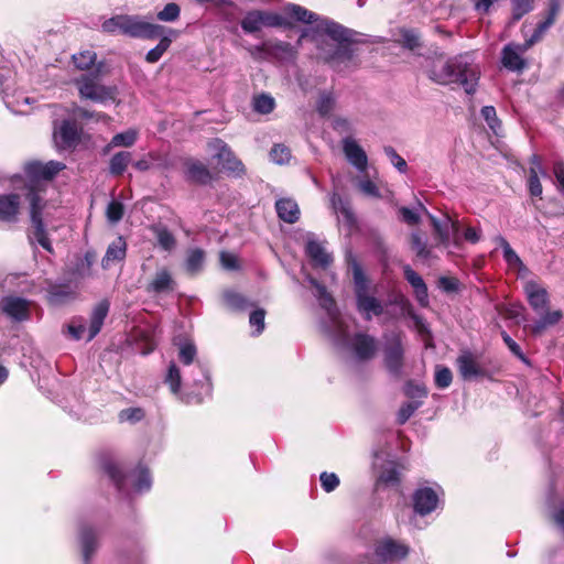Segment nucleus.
I'll use <instances>...</instances> for the list:
<instances>
[{
	"instance_id": "obj_16",
	"label": "nucleus",
	"mask_w": 564,
	"mask_h": 564,
	"mask_svg": "<svg viewBox=\"0 0 564 564\" xmlns=\"http://www.w3.org/2000/svg\"><path fill=\"white\" fill-rule=\"evenodd\" d=\"M443 492L440 486L419 487L412 497L413 509L420 516H427L434 512L441 506V497Z\"/></svg>"
},
{
	"instance_id": "obj_3",
	"label": "nucleus",
	"mask_w": 564,
	"mask_h": 564,
	"mask_svg": "<svg viewBox=\"0 0 564 564\" xmlns=\"http://www.w3.org/2000/svg\"><path fill=\"white\" fill-rule=\"evenodd\" d=\"M64 169L65 164L58 161H48L46 163L31 161L24 165V173L26 175L25 196L30 204L31 221L28 239L32 245L34 241L37 242L50 253H53L54 249L43 220V210L46 205L45 193L48 182Z\"/></svg>"
},
{
	"instance_id": "obj_25",
	"label": "nucleus",
	"mask_w": 564,
	"mask_h": 564,
	"mask_svg": "<svg viewBox=\"0 0 564 564\" xmlns=\"http://www.w3.org/2000/svg\"><path fill=\"white\" fill-rule=\"evenodd\" d=\"M457 367L460 376L465 380H470L484 376L485 371L480 367L477 358L470 351H463L457 358Z\"/></svg>"
},
{
	"instance_id": "obj_23",
	"label": "nucleus",
	"mask_w": 564,
	"mask_h": 564,
	"mask_svg": "<svg viewBox=\"0 0 564 564\" xmlns=\"http://www.w3.org/2000/svg\"><path fill=\"white\" fill-rule=\"evenodd\" d=\"M531 47L527 46V41L523 44H507L501 52L502 65L509 70H523L527 66L523 54Z\"/></svg>"
},
{
	"instance_id": "obj_50",
	"label": "nucleus",
	"mask_w": 564,
	"mask_h": 564,
	"mask_svg": "<svg viewBox=\"0 0 564 564\" xmlns=\"http://www.w3.org/2000/svg\"><path fill=\"white\" fill-rule=\"evenodd\" d=\"M404 394L410 399L409 401H421L423 404L429 391L423 383L409 381L404 387Z\"/></svg>"
},
{
	"instance_id": "obj_26",
	"label": "nucleus",
	"mask_w": 564,
	"mask_h": 564,
	"mask_svg": "<svg viewBox=\"0 0 564 564\" xmlns=\"http://www.w3.org/2000/svg\"><path fill=\"white\" fill-rule=\"evenodd\" d=\"M20 204V196L15 193L0 195V221L15 223Z\"/></svg>"
},
{
	"instance_id": "obj_59",
	"label": "nucleus",
	"mask_w": 564,
	"mask_h": 564,
	"mask_svg": "<svg viewBox=\"0 0 564 564\" xmlns=\"http://www.w3.org/2000/svg\"><path fill=\"white\" fill-rule=\"evenodd\" d=\"M435 384L440 389H446L451 386L453 380V375L449 368L437 365L435 367V376H434Z\"/></svg>"
},
{
	"instance_id": "obj_46",
	"label": "nucleus",
	"mask_w": 564,
	"mask_h": 564,
	"mask_svg": "<svg viewBox=\"0 0 564 564\" xmlns=\"http://www.w3.org/2000/svg\"><path fill=\"white\" fill-rule=\"evenodd\" d=\"M497 240L502 248L503 258H505L506 262L508 263V265L518 271H521L522 269H524V265H523L521 259L516 253V251L510 247L509 242L502 237H498Z\"/></svg>"
},
{
	"instance_id": "obj_8",
	"label": "nucleus",
	"mask_w": 564,
	"mask_h": 564,
	"mask_svg": "<svg viewBox=\"0 0 564 564\" xmlns=\"http://www.w3.org/2000/svg\"><path fill=\"white\" fill-rule=\"evenodd\" d=\"M524 293L529 305L539 315L531 326L532 334L541 335L545 329L561 322L563 312L558 308H550V295L545 288L534 281H528L524 284Z\"/></svg>"
},
{
	"instance_id": "obj_24",
	"label": "nucleus",
	"mask_w": 564,
	"mask_h": 564,
	"mask_svg": "<svg viewBox=\"0 0 564 564\" xmlns=\"http://www.w3.org/2000/svg\"><path fill=\"white\" fill-rule=\"evenodd\" d=\"M185 177L188 182L198 185H207L212 182L213 175L206 164L198 160L189 159L184 163Z\"/></svg>"
},
{
	"instance_id": "obj_12",
	"label": "nucleus",
	"mask_w": 564,
	"mask_h": 564,
	"mask_svg": "<svg viewBox=\"0 0 564 564\" xmlns=\"http://www.w3.org/2000/svg\"><path fill=\"white\" fill-rule=\"evenodd\" d=\"M393 315L400 318H409L411 325L419 334L421 339L425 343L426 347H432L431 330L422 316L413 311L410 301L401 294H392L390 292V316Z\"/></svg>"
},
{
	"instance_id": "obj_1",
	"label": "nucleus",
	"mask_w": 564,
	"mask_h": 564,
	"mask_svg": "<svg viewBox=\"0 0 564 564\" xmlns=\"http://www.w3.org/2000/svg\"><path fill=\"white\" fill-rule=\"evenodd\" d=\"M285 13L297 22L312 24L301 37H307L313 43L319 62L337 73H347L358 66L359 32L299 4H288Z\"/></svg>"
},
{
	"instance_id": "obj_18",
	"label": "nucleus",
	"mask_w": 564,
	"mask_h": 564,
	"mask_svg": "<svg viewBox=\"0 0 564 564\" xmlns=\"http://www.w3.org/2000/svg\"><path fill=\"white\" fill-rule=\"evenodd\" d=\"M0 312L13 323H23L31 317V302L18 295L0 299Z\"/></svg>"
},
{
	"instance_id": "obj_62",
	"label": "nucleus",
	"mask_w": 564,
	"mask_h": 564,
	"mask_svg": "<svg viewBox=\"0 0 564 564\" xmlns=\"http://www.w3.org/2000/svg\"><path fill=\"white\" fill-rule=\"evenodd\" d=\"M319 481L323 490L327 494L333 492L340 484L339 477L335 473L327 471L321 473Z\"/></svg>"
},
{
	"instance_id": "obj_10",
	"label": "nucleus",
	"mask_w": 564,
	"mask_h": 564,
	"mask_svg": "<svg viewBox=\"0 0 564 564\" xmlns=\"http://www.w3.org/2000/svg\"><path fill=\"white\" fill-rule=\"evenodd\" d=\"M350 267L358 312L366 319H371L372 316H379L382 313V306L377 297L370 294L369 281L361 265L356 260H352Z\"/></svg>"
},
{
	"instance_id": "obj_7",
	"label": "nucleus",
	"mask_w": 564,
	"mask_h": 564,
	"mask_svg": "<svg viewBox=\"0 0 564 564\" xmlns=\"http://www.w3.org/2000/svg\"><path fill=\"white\" fill-rule=\"evenodd\" d=\"M101 30L109 34H122L132 39L155 40L163 34L165 28L150 23L140 15L117 14L105 20Z\"/></svg>"
},
{
	"instance_id": "obj_14",
	"label": "nucleus",
	"mask_w": 564,
	"mask_h": 564,
	"mask_svg": "<svg viewBox=\"0 0 564 564\" xmlns=\"http://www.w3.org/2000/svg\"><path fill=\"white\" fill-rule=\"evenodd\" d=\"M208 148L214 152V159L218 161L225 172L236 177H240L246 173L243 163L235 155L225 141L214 139L208 143Z\"/></svg>"
},
{
	"instance_id": "obj_52",
	"label": "nucleus",
	"mask_w": 564,
	"mask_h": 564,
	"mask_svg": "<svg viewBox=\"0 0 564 564\" xmlns=\"http://www.w3.org/2000/svg\"><path fill=\"white\" fill-rule=\"evenodd\" d=\"M275 100L269 94H260L253 98V109L261 115H269L274 110Z\"/></svg>"
},
{
	"instance_id": "obj_29",
	"label": "nucleus",
	"mask_w": 564,
	"mask_h": 564,
	"mask_svg": "<svg viewBox=\"0 0 564 564\" xmlns=\"http://www.w3.org/2000/svg\"><path fill=\"white\" fill-rule=\"evenodd\" d=\"M305 252L313 263L321 268H327L333 261L332 256L326 252L324 246L313 237L307 238Z\"/></svg>"
},
{
	"instance_id": "obj_42",
	"label": "nucleus",
	"mask_w": 564,
	"mask_h": 564,
	"mask_svg": "<svg viewBox=\"0 0 564 564\" xmlns=\"http://www.w3.org/2000/svg\"><path fill=\"white\" fill-rule=\"evenodd\" d=\"M178 360L185 367H193L196 360V346L192 340H182L178 344Z\"/></svg>"
},
{
	"instance_id": "obj_31",
	"label": "nucleus",
	"mask_w": 564,
	"mask_h": 564,
	"mask_svg": "<svg viewBox=\"0 0 564 564\" xmlns=\"http://www.w3.org/2000/svg\"><path fill=\"white\" fill-rule=\"evenodd\" d=\"M127 254V242L122 236L117 237L107 248L101 260L104 269L110 268L115 262L123 261Z\"/></svg>"
},
{
	"instance_id": "obj_13",
	"label": "nucleus",
	"mask_w": 564,
	"mask_h": 564,
	"mask_svg": "<svg viewBox=\"0 0 564 564\" xmlns=\"http://www.w3.org/2000/svg\"><path fill=\"white\" fill-rule=\"evenodd\" d=\"M75 85L83 99H89L101 105H107L116 100L117 88L115 86L102 85L97 75L84 74L75 80Z\"/></svg>"
},
{
	"instance_id": "obj_21",
	"label": "nucleus",
	"mask_w": 564,
	"mask_h": 564,
	"mask_svg": "<svg viewBox=\"0 0 564 564\" xmlns=\"http://www.w3.org/2000/svg\"><path fill=\"white\" fill-rule=\"evenodd\" d=\"M82 129L75 121L63 120L54 129V140L58 148L75 149L80 141Z\"/></svg>"
},
{
	"instance_id": "obj_38",
	"label": "nucleus",
	"mask_w": 564,
	"mask_h": 564,
	"mask_svg": "<svg viewBox=\"0 0 564 564\" xmlns=\"http://www.w3.org/2000/svg\"><path fill=\"white\" fill-rule=\"evenodd\" d=\"M205 251L200 248H189L186 252L185 270L191 275L199 273L205 264Z\"/></svg>"
},
{
	"instance_id": "obj_64",
	"label": "nucleus",
	"mask_w": 564,
	"mask_h": 564,
	"mask_svg": "<svg viewBox=\"0 0 564 564\" xmlns=\"http://www.w3.org/2000/svg\"><path fill=\"white\" fill-rule=\"evenodd\" d=\"M124 207L123 204L118 200H111L107 205L106 215L110 223L117 224L123 217Z\"/></svg>"
},
{
	"instance_id": "obj_27",
	"label": "nucleus",
	"mask_w": 564,
	"mask_h": 564,
	"mask_svg": "<svg viewBox=\"0 0 564 564\" xmlns=\"http://www.w3.org/2000/svg\"><path fill=\"white\" fill-rule=\"evenodd\" d=\"M560 12V4L557 0L551 2L547 17L544 21L540 22L534 29L533 33L528 37L527 46H533L535 43L542 40L545 32L553 25L555 19Z\"/></svg>"
},
{
	"instance_id": "obj_48",
	"label": "nucleus",
	"mask_w": 564,
	"mask_h": 564,
	"mask_svg": "<svg viewBox=\"0 0 564 564\" xmlns=\"http://www.w3.org/2000/svg\"><path fill=\"white\" fill-rule=\"evenodd\" d=\"M144 417L145 411L140 406L126 408L118 413V421L120 423H129L131 425L141 422Z\"/></svg>"
},
{
	"instance_id": "obj_56",
	"label": "nucleus",
	"mask_w": 564,
	"mask_h": 564,
	"mask_svg": "<svg viewBox=\"0 0 564 564\" xmlns=\"http://www.w3.org/2000/svg\"><path fill=\"white\" fill-rule=\"evenodd\" d=\"M421 406V401H408L403 403L397 412V422L404 424Z\"/></svg>"
},
{
	"instance_id": "obj_2",
	"label": "nucleus",
	"mask_w": 564,
	"mask_h": 564,
	"mask_svg": "<svg viewBox=\"0 0 564 564\" xmlns=\"http://www.w3.org/2000/svg\"><path fill=\"white\" fill-rule=\"evenodd\" d=\"M306 280L314 288L313 294L327 314L321 327L336 351L344 358L356 361L372 359L378 351V340L365 333H356L351 336L348 325L339 317L336 302L326 286L312 275H307Z\"/></svg>"
},
{
	"instance_id": "obj_61",
	"label": "nucleus",
	"mask_w": 564,
	"mask_h": 564,
	"mask_svg": "<svg viewBox=\"0 0 564 564\" xmlns=\"http://www.w3.org/2000/svg\"><path fill=\"white\" fill-rule=\"evenodd\" d=\"M534 0H511L512 4V19L520 20L524 14L533 9Z\"/></svg>"
},
{
	"instance_id": "obj_47",
	"label": "nucleus",
	"mask_w": 564,
	"mask_h": 564,
	"mask_svg": "<svg viewBox=\"0 0 564 564\" xmlns=\"http://www.w3.org/2000/svg\"><path fill=\"white\" fill-rule=\"evenodd\" d=\"M223 299L226 305L234 311H245L249 306L247 299L234 290L224 291Z\"/></svg>"
},
{
	"instance_id": "obj_57",
	"label": "nucleus",
	"mask_w": 564,
	"mask_h": 564,
	"mask_svg": "<svg viewBox=\"0 0 564 564\" xmlns=\"http://www.w3.org/2000/svg\"><path fill=\"white\" fill-rule=\"evenodd\" d=\"M269 155L272 162L282 165L290 161L291 150L286 145L278 143L272 147Z\"/></svg>"
},
{
	"instance_id": "obj_4",
	"label": "nucleus",
	"mask_w": 564,
	"mask_h": 564,
	"mask_svg": "<svg viewBox=\"0 0 564 564\" xmlns=\"http://www.w3.org/2000/svg\"><path fill=\"white\" fill-rule=\"evenodd\" d=\"M431 80L440 85L457 84L471 95L476 91L479 68L467 55H459L447 61H435L427 72Z\"/></svg>"
},
{
	"instance_id": "obj_33",
	"label": "nucleus",
	"mask_w": 564,
	"mask_h": 564,
	"mask_svg": "<svg viewBox=\"0 0 564 564\" xmlns=\"http://www.w3.org/2000/svg\"><path fill=\"white\" fill-rule=\"evenodd\" d=\"M404 345H403V336L401 334H397L390 336V373L399 372L404 365Z\"/></svg>"
},
{
	"instance_id": "obj_32",
	"label": "nucleus",
	"mask_w": 564,
	"mask_h": 564,
	"mask_svg": "<svg viewBox=\"0 0 564 564\" xmlns=\"http://www.w3.org/2000/svg\"><path fill=\"white\" fill-rule=\"evenodd\" d=\"M399 220L408 226H416L421 221L422 215L429 217L430 212L423 203L416 200L413 207L400 206L397 209Z\"/></svg>"
},
{
	"instance_id": "obj_11",
	"label": "nucleus",
	"mask_w": 564,
	"mask_h": 564,
	"mask_svg": "<svg viewBox=\"0 0 564 564\" xmlns=\"http://www.w3.org/2000/svg\"><path fill=\"white\" fill-rule=\"evenodd\" d=\"M108 312L109 302L106 300L100 301L91 312L88 327L86 326V321L83 317H75L67 326L68 334L75 340H93L99 334Z\"/></svg>"
},
{
	"instance_id": "obj_58",
	"label": "nucleus",
	"mask_w": 564,
	"mask_h": 564,
	"mask_svg": "<svg viewBox=\"0 0 564 564\" xmlns=\"http://www.w3.org/2000/svg\"><path fill=\"white\" fill-rule=\"evenodd\" d=\"M481 116L484 120L487 122L489 129L498 135L501 130V122L497 118L496 109L491 106H486L481 109Z\"/></svg>"
},
{
	"instance_id": "obj_19",
	"label": "nucleus",
	"mask_w": 564,
	"mask_h": 564,
	"mask_svg": "<svg viewBox=\"0 0 564 564\" xmlns=\"http://www.w3.org/2000/svg\"><path fill=\"white\" fill-rule=\"evenodd\" d=\"M12 70L8 67L1 66L0 67V95L2 97V100L6 105V107L13 113L17 115H23L25 113V110L23 106H26L30 104V98L24 96H12L10 97L8 90L12 86Z\"/></svg>"
},
{
	"instance_id": "obj_17",
	"label": "nucleus",
	"mask_w": 564,
	"mask_h": 564,
	"mask_svg": "<svg viewBox=\"0 0 564 564\" xmlns=\"http://www.w3.org/2000/svg\"><path fill=\"white\" fill-rule=\"evenodd\" d=\"M429 219L434 230L436 246L448 247L452 240L455 245L459 243L458 221L453 220L448 216H444L443 218H436L432 214L429 215Z\"/></svg>"
},
{
	"instance_id": "obj_54",
	"label": "nucleus",
	"mask_w": 564,
	"mask_h": 564,
	"mask_svg": "<svg viewBox=\"0 0 564 564\" xmlns=\"http://www.w3.org/2000/svg\"><path fill=\"white\" fill-rule=\"evenodd\" d=\"M137 141V132L134 130H127L117 133L112 137L110 143L107 145L106 151L111 147H132Z\"/></svg>"
},
{
	"instance_id": "obj_28",
	"label": "nucleus",
	"mask_w": 564,
	"mask_h": 564,
	"mask_svg": "<svg viewBox=\"0 0 564 564\" xmlns=\"http://www.w3.org/2000/svg\"><path fill=\"white\" fill-rule=\"evenodd\" d=\"M175 286V281L172 276V273L166 268L159 269L152 281L147 285L145 290L149 293H164L169 291H173Z\"/></svg>"
},
{
	"instance_id": "obj_43",
	"label": "nucleus",
	"mask_w": 564,
	"mask_h": 564,
	"mask_svg": "<svg viewBox=\"0 0 564 564\" xmlns=\"http://www.w3.org/2000/svg\"><path fill=\"white\" fill-rule=\"evenodd\" d=\"M151 231L154 234L159 246L163 250L171 251L174 249L176 245L175 237L165 226L153 225L151 226Z\"/></svg>"
},
{
	"instance_id": "obj_45",
	"label": "nucleus",
	"mask_w": 564,
	"mask_h": 564,
	"mask_svg": "<svg viewBox=\"0 0 564 564\" xmlns=\"http://www.w3.org/2000/svg\"><path fill=\"white\" fill-rule=\"evenodd\" d=\"M120 561L122 564H144L145 555L143 546L137 543L129 549H123L120 552Z\"/></svg>"
},
{
	"instance_id": "obj_15",
	"label": "nucleus",
	"mask_w": 564,
	"mask_h": 564,
	"mask_svg": "<svg viewBox=\"0 0 564 564\" xmlns=\"http://www.w3.org/2000/svg\"><path fill=\"white\" fill-rule=\"evenodd\" d=\"M285 24V19L278 13L264 10H251L240 22L241 29L249 34L256 33L262 26L279 28Z\"/></svg>"
},
{
	"instance_id": "obj_40",
	"label": "nucleus",
	"mask_w": 564,
	"mask_h": 564,
	"mask_svg": "<svg viewBox=\"0 0 564 564\" xmlns=\"http://www.w3.org/2000/svg\"><path fill=\"white\" fill-rule=\"evenodd\" d=\"M351 182L362 195L371 198H378L380 196L379 188L370 180L368 171L351 177Z\"/></svg>"
},
{
	"instance_id": "obj_30",
	"label": "nucleus",
	"mask_w": 564,
	"mask_h": 564,
	"mask_svg": "<svg viewBox=\"0 0 564 564\" xmlns=\"http://www.w3.org/2000/svg\"><path fill=\"white\" fill-rule=\"evenodd\" d=\"M409 241L411 250L420 260L430 262L436 259L432 246L427 245L426 239L420 231H412L410 234Z\"/></svg>"
},
{
	"instance_id": "obj_35",
	"label": "nucleus",
	"mask_w": 564,
	"mask_h": 564,
	"mask_svg": "<svg viewBox=\"0 0 564 564\" xmlns=\"http://www.w3.org/2000/svg\"><path fill=\"white\" fill-rule=\"evenodd\" d=\"M178 35L177 31L173 30V29H165V31L163 32V34L160 37V42L158 43V45L153 48H151L147 55H145V61L148 63H156L161 59V57L163 56V54L167 51V48L170 47L173 39H175L176 36Z\"/></svg>"
},
{
	"instance_id": "obj_55",
	"label": "nucleus",
	"mask_w": 564,
	"mask_h": 564,
	"mask_svg": "<svg viewBox=\"0 0 564 564\" xmlns=\"http://www.w3.org/2000/svg\"><path fill=\"white\" fill-rule=\"evenodd\" d=\"M410 550V545L404 541L390 539V562L404 560Z\"/></svg>"
},
{
	"instance_id": "obj_34",
	"label": "nucleus",
	"mask_w": 564,
	"mask_h": 564,
	"mask_svg": "<svg viewBox=\"0 0 564 564\" xmlns=\"http://www.w3.org/2000/svg\"><path fill=\"white\" fill-rule=\"evenodd\" d=\"M278 217L286 224H294L300 218V208L291 198H280L275 202Z\"/></svg>"
},
{
	"instance_id": "obj_37",
	"label": "nucleus",
	"mask_w": 564,
	"mask_h": 564,
	"mask_svg": "<svg viewBox=\"0 0 564 564\" xmlns=\"http://www.w3.org/2000/svg\"><path fill=\"white\" fill-rule=\"evenodd\" d=\"M330 207L336 214H340L348 226H352L356 221L354 213L350 208V203L347 198H344L337 192H333L330 195Z\"/></svg>"
},
{
	"instance_id": "obj_39",
	"label": "nucleus",
	"mask_w": 564,
	"mask_h": 564,
	"mask_svg": "<svg viewBox=\"0 0 564 564\" xmlns=\"http://www.w3.org/2000/svg\"><path fill=\"white\" fill-rule=\"evenodd\" d=\"M268 52L285 62H293L296 58L297 51L295 47L289 43L283 41H275L268 44Z\"/></svg>"
},
{
	"instance_id": "obj_5",
	"label": "nucleus",
	"mask_w": 564,
	"mask_h": 564,
	"mask_svg": "<svg viewBox=\"0 0 564 564\" xmlns=\"http://www.w3.org/2000/svg\"><path fill=\"white\" fill-rule=\"evenodd\" d=\"M388 433L384 422H377L372 432L371 476L372 499L379 507L388 498Z\"/></svg>"
},
{
	"instance_id": "obj_53",
	"label": "nucleus",
	"mask_w": 564,
	"mask_h": 564,
	"mask_svg": "<svg viewBox=\"0 0 564 564\" xmlns=\"http://www.w3.org/2000/svg\"><path fill=\"white\" fill-rule=\"evenodd\" d=\"M369 564H388V538L379 540L375 551L368 556Z\"/></svg>"
},
{
	"instance_id": "obj_44",
	"label": "nucleus",
	"mask_w": 564,
	"mask_h": 564,
	"mask_svg": "<svg viewBox=\"0 0 564 564\" xmlns=\"http://www.w3.org/2000/svg\"><path fill=\"white\" fill-rule=\"evenodd\" d=\"M183 376L184 373H181L178 366L174 361H171L167 368L164 382L169 386L171 392L175 395H182L181 386Z\"/></svg>"
},
{
	"instance_id": "obj_49",
	"label": "nucleus",
	"mask_w": 564,
	"mask_h": 564,
	"mask_svg": "<svg viewBox=\"0 0 564 564\" xmlns=\"http://www.w3.org/2000/svg\"><path fill=\"white\" fill-rule=\"evenodd\" d=\"M336 98L332 91H322L316 102V110L321 117H328L334 110Z\"/></svg>"
},
{
	"instance_id": "obj_6",
	"label": "nucleus",
	"mask_w": 564,
	"mask_h": 564,
	"mask_svg": "<svg viewBox=\"0 0 564 564\" xmlns=\"http://www.w3.org/2000/svg\"><path fill=\"white\" fill-rule=\"evenodd\" d=\"M102 469L117 490L126 497L145 494L152 487V476L149 468L143 464L127 469L113 460H105Z\"/></svg>"
},
{
	"instance_id": "obj_20",
	"label": "nucleus",
	"mask_w": 564,
	"mask_h": 564,
	"mask_svg": "<svg viewBox=\"0 0 564 564\" xmlns=\"http://www.w3.org/2000/svg\"><path fill=\"white\" fill-rule=\"evenodd\" d=\"M341 149L347 162L359 174L368 171V155L355 138L344 137L341 139Z\"/></svg>"
},
{
	"instance_id": "obj_22",
	"label": "nucleus",
	"mask_w": 564,
	"mask_h": 564,
	"mask_svg": "<svg viewBox=\"0 0 564 564\" xmlns=\"http://www.w3.org/2000/svg\"><path fill=\"white\" fill-rule=\"evenodd\" d=\"M99 533L89 523H82L78 529V542L80 545L84 564H90V560L98 550Z\"/></svg>"
},
{
	"instance_id": "obj_9",
	"label": "nucleus",
	"mask_w": 564,
	"mask_h": 564,
	"mask_svg": "<svg viewBox=\"0 0 564 564\" xmlns=\"http://www.w3.org/2000/svg\"><path fill=\"white\" fill-rule=\"evenodd\" d=\"M185 384L191 391L181 395V400L188 404H200L206 398L212 397L213 382L209 368L197 361L189 370L184 371Z\"/></svg>"
},
{
	"instance_id": "obj_60",
	"label": "nucleus",
	"mask_w": 564,
	"mask_h": 564,
	"mask_svg": "<svg viewBox=\"0 0 564 564\" xmlns=\"http://www.w3.org/2000/svg\"><path fill=\"white\" fill-rule=\"evenodd\" d=\"M96 61V53L85 51L73 55V62L78 69H88Z\"/></svg>"
},
{
	"instance_id": "obj_41",
	"label": "nucleus",
	"mask_w": 564,
	"mask_h": 564,
	"mask_svg": "<svg viewBox=\"0 0 564 564\" xmlns=\"http://www.w3.org/2000/svg\"><path fill=\"white\" fill-rule=\"evenodd\" d=\"M132 162V155L128 151H120L116 153L109 162V173L112 176H120L127 170L128 165Z\"/></svg>"
},
{
	"instance_id": "obj_51",
	"label": "nucleus",
	"mask_w": 564,
	"mask_h": 564,
	"mask_svg": "<svg viewBox=\"0 0 564 564\" xmlns=\"http://www.w3.org/2000/svg\"><path fill=\"white\" fill-rule=\"evenodd\" d=\"M540 169V161L536 155L532 156V166L530 169V176H529V191L532 196H541L542 194V185L540 183L539 176H538V170Z\"/></svg>"
},
{
	"instance_id": "obj_36",
	"label": "nucleus",
	"mask_w": 564,
	"mask_h": 564,
	"mask_svg": "<svg viewBox=\"0 0 564 564\" xmlns=\"http://www.w3.org/2000/svg\"><path fill=\"white\" fill-rule=\"evenodd\" d=\"M75 296L74 291L67 284H54L50 285L47 290V300L51 305L59 306L69 301Z\"/></svg>"
},
{
	"instance_id": "obj_63",
	"label": "nucleus",
	"mask_w": 564,
	"mask_h": 564,
	"mask_svg": "<svg viewBox=\"0 0 564 564\" xmlns=\"http://www.w3.org/2000/svg\"><path fill=\"white\" fill-rule=\"evenodd\" d=\"M264 317L265 311L263 308H257L250 313L249 323L251 327H254L253 335L258 336L264 330Z\"/></svg>"
}]
</instances>
